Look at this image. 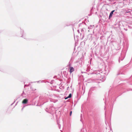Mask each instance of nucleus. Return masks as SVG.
Masks as SVG:
<instances>
[{"label":"nucleus","instance_id":"1","mask_svg":"<svg viewBox=\"0 0 132 132\" xmlns=\"http://www.w3.org/2000/svg\"><path fill=\"white\" fill-rule=\"evenodd\" d=\"M115 11V10H113L110 13L109 17V19L110 18H111L112 16V14H113V13Z\"/></svg>","mask_w":132,"mask_h":132},{"label":"nucleus","instance_id":"2","mask_svg":"<svg viewBox=\"0 0 132 132\" xmlns=\"http://www.w3.org/2000/svg\"><path fill=\"white\" fill-rule=\"evenodd\" d=\"M70 72L71 73L74 71V69L73 67H70Z\"/></svg>","mask_w":132,"mask_h":132},{"label":"nucleus","instance_id":"3","mask_svg":"<svg viewBox=\"0 0 132 132\" xmlns=\"http://www.w3.org/2000/svg\"><path fill=\"white\" fill-rule=\"evenodd\" d=\"M28 101L27 99H24L22 103L24 104H26L27 103Z\"/></svg>","mask_w":132,"mask_h":132},{"label":"nucleus","instance_id":"4","mask_svg":"<svg viewBox=\"0 0 132 132\" xmlns=\"http://www.w3.org/2000/svg\"><path fill=\"white\" fill-rule=\"evenodd\" d=\"M72 95L71 94H70L69 95V96H68L67 97H66L65 98V100L67 99L68 98H70L71 97Z\"/></svg>","mask_w":132,"mask_h":132},{"label":"nucleus","instance_id":"5","mask_svg":"<svg viewBox=\"0 0 132 132\" xmlns=\"http://www.w3.org/2000/svg\"><path fill=\"white\" fill-rule=\"evenodd\" d=\"M72 111H71L70 112V116H71V114H72Z\"/></svg>","mask_w":132,"mask_h":132}]
</instances>
